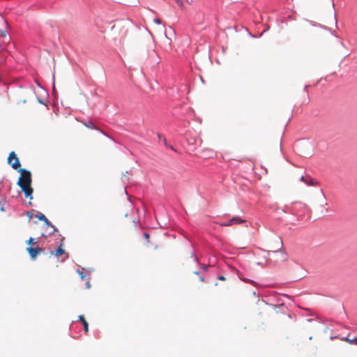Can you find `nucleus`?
Here are the masks:
<instances>
[{
  "label": "nucleus",
  "mask_w": 357,
  "mask_h": 357,
  "mask_svg": "<svg viewBox=\"0 0 357 357\" xmlns=\"http://www.w3.org/2000/svg\"><path fill=\"white\" fill-rule=\"evenodd\" d=\"M63 254H65V250L62 248L61 245L55 252H51V255H54L57 257Z\"/></svg>",
  "instance_id": "obj_9"
},
{
  "label": "nucleus",
  "mask_w": 357,
  "mask_h": 357,
  "mask_svg": "<svg viewBox=\"0 0 357 357\" xmlns=\"http://www.w3.org/2000/svg\"><path fill=\"white\" fill-rule=\"evenodd\" d=\"M18 172L20 173V176L17 181V185L20 187L22 191L24 192L25 197L31 199L33 198V188L31 186V172L24 169H18Z\"/></svg>",
  "instance_id": "obj_1"
},
{
  "label": "nucleus",
  "mask_w": 357,
  "mask_h": 357,
  "mask_svg": "<svg viewBox=\"0 0 357 357\" xmlns=\"http://www.w3.org/2000/svg\"><path fill=\"white\" fill-rule=\"evenodd\" d=\"M199 281L203 282L204 281V278L203 276H199Z\"/></svg>",
  "instance_id": "obj_17"
},
{
  "label": "nucleus",
  "mask_w": 357,
  "mask_h": 357,
  "mask_svg": "<svg viewBox=\"0 0 357 357\" xmlns=\"http://www.w3.org/2000/svg\"><path fill=\"white\" fill-rule=\"evenodd\" d=\"M275 243L276 245L273 248L275 250V252H277L278 250H280L282 248L283 243L282 241L280 238H278L275 239Z\"/></svg>",
  "instance_id": "obj_7"
},
{
  "label": "nucleus",
  "mask_w": 357,
  "mask_h": 357,
  "mask_svg": "<svg viewBox=\"0 0 357 357\" xmlns=\"http://www.w3.org/2000/svg\"><path fill=\"white\" fill-rule=\"evenodd\" d=\"M301 180L303 181H304L305 183H306L307 184L310 185H314V181L312 179H310V182H307V181H305L304 177L302 176L301 177Z\"/></svg>",
  "instance_id": "obj_12"
},
{
  "label": "nucleus",
  "mask_w": 357,
  "mask_h": 357,
  "mask_svg": "<svg viewBox=\"0 0 357 357\" xmlns=\"http://www.w3.org/2000/svg\"><path fill=\"white\" fill-rule=\"evenodd\" d=\"M244 221H245L244 220L241 219L239 217H234V218H231V220H229L227 222L222 224V225L228 227V226H231L234 224L242 223Z\"/></svg>",
  "instance_id": "obj_5"
},
{
  "label": "nucleus",
  "mask_w": 357,
  "mask_h": 357,
  "mask_svg": "<svg viewBox=\"0 0 357 357\" xmlns=\"http://www.w3.org/2000/svg\"><path fill=\"white\" fill-rule=\"evenodd\" d=\"M86 287L87 288L90 287V284H89V281H87V282H86Z\"/></svg>",
  "instance_id": "obj_21"
},
{
  "label": "nucleus",
  "mask_w": 357,
  "mask_h": 357,
  "mask_svg": "<svg viewBox=\"0 0 357 357\" xmlns=\"http://www.w3.org/2000/svg\"><path fill=\"white\" fill-rule=\"evenodd\" d=\"M153 22H154V23H155L156 24H158V25H160L161 24V20L159 18L154 19Z\"/></svg>",
  "instance_id": "obj_15"
},
{
  "label": "nucleus",
  "mask_w": 357,
  "mask_h": 357,
  "mask_svg": "<svg viewBox=\"0 0 357 357\" xmlns=\"http://www.w3.org/2000/svg\"><path fill=\"white\" fill-rule=\"evenodd\" d=\"M79 319L82 321V323L84 326V331L88 332L89 331V324H88L87 321L85 320L84 315H79Z\"/></svg>",
  "instance_id": "obj_8"
},
{
  "label": "nucleus",
  "mask_w": 357,
  "mask_h": 357,
  "mask_svg": "<svg viewBox=\"0 0 357 357\" xmlns=\"http://www.w3.org/2000/svg\"><path fill=\"white\" fill-rule=\"evenodd\" d=\"M26 251L29 254L31 258L34 260L36 259V257L40 254H41L44 252V249L38 248V247H36V248L28 247L26 248Z\"/></svg>",
  "instance_id": "obj_3"
},
{
  "label": "nucleus",
  "mask_w": 357,
  "mask_h": 357,
  "mask_svg": "<svg viewBox=\"0 0 357 357\" xmlns=\"http://www.w3.org/2000/svg\"><path fill=\"white\" fill-rule=\"evenodd\" d=\"M8 164L10 165L14 169H16L18 171V169H20V167L21 166L20 160L17 157L16 153L14 151H11L9 153V155L8 157Z\"/></svg>",
  "instance_id": "obj_2"
},
{
  "label": "nucleus",
  "mask_w": 357,
  "mask_h": 357,
  "mask_svg": "<svg viewBox=\"0 0 357 357\" xmlns=\"http://www.w3.org/2000/svg\"><path fill=\"white\" fill-rule=\"evenodd\" d=\"M218 279H219V280H225V278L224 276L221 275V276H220V277L218 278Z\"/></svg>",
  "instance_id": "obj_18"
},
{
  "label": "nucleus",
  "mask_w": 357,
  "mask_h": 357,
  "mask_svg": "<svg viewBox=\"0 0 357 357\" xmlns=\"http://www.w3.org/2000/svg\"><path fill=\"white\" fill-rule=\"evenodd\" d=\"M194 273H195V274H196V275H199V272H197V271H195Z\"/></svg>",
  "instance_id": "obj_22"
},
{
  "label": "nucleus",
  "mask_w": 357,
  "mask_h": 357,
  "mask_svg": "<svg viewBox=\"0 0 357 357\" xmlns=\"http://www.w3.org/2000/svg\"><path fill=\"white\" fill-rule=\"evenodd\" d=\"M177 5L180 6L181 8H183L184 6V0H175Z\"/></svg>",
  "instance_id": "obj_11"
},
{
  "label": "nucleus",
  "mask_w": 357,
  "mask_h": 357,
  "mask_svg": "<svg viewBox=\"0 0 357 357\" xmlns=\"http://www.w3.org/2000/svg\"><path fill=\"white\" fill-rule=\"evenodd\" d=\"M144 236L145 237V238L147 241V242H149V238H150L149 234H147V233H144Z\"/></svg>",
  "instance_id": "obj_16"
},
{
  "label": "nucleus",
  "mask_w": 357,
  "mask_h": 357,
  "mask_svg": "<svg viewBox=\"0 0 357 357\" xmlns=\"http://www.w3.org/2000/svg\"><path fill=\"white\" fill-rule=\"evenodd\" d=\"M207 267H208V266H206V265H203V266H202V268H203L205 271H206V270H207Z\"/></svg>",
  "instance_id": "obj_20"
},
{
  "label": "nucleus",
  "mask_w": 357,
  "mask_h": 357,
  "mask_svg": "<svg viewBox=\"0 0 357 357\" xmlns=\"http://www.w3.org/2000/svg\"><path fill=\"white\" fill-rule=\"evenodd\" d=\"M5 35H6V34H5V32H4V31H0V36H5Z\"/></svg>",
  "instance_id": "obj_19"
},
{
  "label": "nucleus",
  "mask_w": 357,
  "mask_h": 357,
  "mask_svg": "<svg viewBox=\"0 0 357 357\" xmlns=\"http://www.w3.org/2000/svg\"><path fill=\"white\" fill-rule=\"evenodd\" d=\"M340 340L342 341L347 342H348L350 344H356V345H357V337L351 338L350 337V335H349L347 337H340Z\"/></svg>",
  "instance_id": "obj_6"
},
{
  "label": "nucleus",
  "mask_w": 357,
  "mask_h": 357,
  "mask_svg": "<svg viewBox=\"0 0 357 357\" xmlns=\"http://www.w3.org/2000/svg\"><path fill=\"white\" fill-rule=\"evenodd\" d=\"M26 243L29 245L34 244V239L33 238H29V239L26 241Z\"/></svg>",
  "instance_id": "obj_14"
},
{
  "label": "nucleus",
  "mask_w": 357,
  "mask_h": 357,
  "mask_svg": "<svg viewBox=\"0 0 357 357\" xmlns=\"http://www.w3.org/2000/svg\"><path fill=\"white\" fill-rule=\"evenodd\" d=\"M36 218H38L40 220L44 221L47 227L50 229V231L47 232V234H52L56 231L54 227L50 223V222L47 220V218L45 217L44 214H37Z\"/></svg>",
  "instance_id": "obj_4"
},
{
  "label": "nucleus",
  "mask_w": 357,
  "mask_h": 357,
  "mask_svg": "<svg viewBox=\"0 0 357 357\" xmlns=\"http://www.w3.org/2000/svg\"><path fill=\"white\" fill-rule=\"evenodd\" d=\"M84 125L87 127V128H96L95 125L91 122V121H89L87 123H84Z\"/></svg>",
  "instance_id": "obj_10"
},
{
  "label": "nucleus",
  "mask_w": 357,
  "mask_h": 357,
  "mask_svg": "<svg viewBox=\"0 0 357 357\" xmlns=\"http://www.w3.org/2000/svg\"><path fill=\"white\" fill-rule=\"evenodd\" d=\"M77 273L79 274L82 280H84L85 278V275L82 271L78 270Z\"/></svg>",
  "instance_id": "obj_13"
}]
</instances>
